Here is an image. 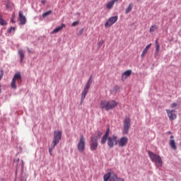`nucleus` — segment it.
<instances>
[{
    "mask_svg": "<svg viewBox=\"0 0 181 181\" xmlns=\"http://www.w3.org/2000/svg\"><path fill=\"white\" fill-rule=\"evenodd\" d=\"M132 74V70H127L124 71L122 75V81L127 80V77H129Z\"/></svg>",
    "mask_w": 181,
    "mask_h": 181,
    "instance_id": "obj_17",
    "label": "nucleus"
},
{
    "mask_svg": "<svg viewBox=\"0 0 181 181\" xmlns=\"http://www.w3.org/2000/svg\"><path fill=\"white\" fill-rule=\"evenodd\" d=\"M117 2H122V0H111L110 1L107 2V4H106L107 9L108 10L112 9V8L114 7V5Z\"/></svg>",
    "mask_w": 181,
    "mask_h": 181,
    "instance_id": "obj_13",
    "label": "nucleus"
},
{
    "mask_svg": "<svg viewBox=\"0 0 181 181\" xmlns=\"http://www.w3.org/2000/svg\"><path fill=\"white\" fill-rule=\"evenodd\" d=\"M16 28L15 27H11L9 29H8L7 33H12V32H15Z\"/></svg>",
    "mask_w": 181,
    "mask_h": 181,
    "instance_id": "obj_27",
    "label": "nucleus"
},
{
    "mask_svg": "<svg viewBox=\"0 0 181 181\" xmlns=\"http://www.w3.org/2000/svg\"><path fill=\"white\" fill-rule=\"evenodd\" d=\"M64 28H66V24H62V25L53 30L52 33H59V32H60L61 30H63Z\"/></svg>",
    "mask_w": 181,
    "mask_h": 181,
    "instance_id": "obj_20",
    "label": "nucleus"
},
{
    "mask_svg": "<svg viewBox=\"0 0 181 181\" xmlns=\"http://www.w3.org/2000/svg\"><path fill=\"white\" fill-rule=\"evenodd\" d=\"M53 148H54L53 146H52V148H49V153L50 156H52V152L53 151Z\"/></svg>",
    "mask_w": 181,
    "mask_h": 181,
    "instance_id": "obj_33",
    "label": "nucleus"
},
{
    "mask_svg": "<svg viewBox=\"0 0 181 181\" xmlns=\"http://www.w3.org/2000/svg\"><path fill=\"white\" fill-rule=\"evenodd\" d=\"M117 139H118V137L115 135H112L107 138V145L110 148H114V145H117V144H118Z\"/></svg>",
    "mask_w": 181,
    "mask_h": 181,
    "instance_id": "obj_8",
    "label": "nucleus"
},
{
    "mask_svg": "<svg viewBox=\"0 0 181 181\" xmlns=\"http://www.w3.org/2000/svg\"><path fill=\"white\" fill-rule=\"evenodd\" d=\"M148 153L150 159L152 160V162H154V163H156L157 168H162L163 162L162 161V158L160 157V156L157 155L152 151H148Z\"/></svg>",
    "mask_w": 181,
    "mask_h": 181,
    "instance_id": "obj_2",
    "label": "nucleus"
},
{
    "mask_svg": "<svg viewBox=\"0 0 181 181\" xmlns=\"http://www.w3.org/2000/svg\"><path fill=\"white\" fill-rule=\"evenodd\" d=\"M127 144H128V137L127 136H123L120 138V139L118 141V146H120L121 148H124V146H126Z\"/></svg>",
    "mask_w": 181,
    "mask_h": 181,
    "instance_id": "obj_11",
    "label": "nucleus"
},
{
    "mask_svg": "<svg viewBox=\"0 0 181 181\" xmlns=\"http://www.w3.org/2000/svg\"><path fill=\"white\" fill-rule=\"evenodd\" d=\"M168 117H169V119L170 121H174V119L176 118V111L175 110H165Z\"/></svg>",
    "mask_w": 181,
    "mask_h": 181,
    "instance_id": "obj_12",
    "label": "nucleus"
},
{
    "mask_svg": "<svg viewBox=\"0 0 181 181\" xmlns=\"http://www.w3.org/2000/svg\"><path fill=\"white\" fill-rule=\"evenodd\" d=\"M52 13V11H48L42 14V18H46V16H48V15H50Z\"/></svg>",
    "mask_w": 181,
    "mask_h": 181,
    "instance_id": "obj_26",
    "label": "nucleus"
},
{
    "mask_svg": "<svg viewBox=\"0 0 181 181\" xmlns=\"http://www.w3.org/2000/svg\"><path fill=\"white\" fill-rule=\"evenodd\" d=\"M62 141V131L54 132V138L52 141L53 148H54Z\"/></svg>",
    "mask_w": 181,
    "mask_h": 181,
    "instance_id": "obj_6",
    "label": "nucleus"
},
{
    "mask_svg": "<svg viewBox=\"0 0 181 181\" xmlns=\"http://www.w3.org/2000/svg\"><path fill=\"white\" fill-rule=\"evenodd\" d=\"M110 136V128H108L105 134V135L102 137L101 144L104 145L107 142V139H108Z\"/></svg>",
    "mask_w": 181,
    "mask_h": 181,
    "instance_id": "obj_15",
    "label": "nucleus"
},
{
    "mask_svg": "<svg viewBox=\"0 0 181 181\" xmlns=\"http://www.w3.org/2000/svg\"><path fill=\"white\" fill-rule=\"evenodd\" d=\"M98 47H101L103 46V45H104V40H102L98 42Z\"/></svg>",
    "mask_w": 181,
    "mask_h": 181,
    "instance_id": "obj_30",
    "label": "nucleus"
},
{
    "mask_svg": "<svg viewBox=\"0 0 181 181\" xmlns=\"http://www.w3.org/2000/svg\"><path fill=\"white\" fill-rule=\"evenodd\" d=\"M158 56H159V51H156L155 53H154L155 59H157Z\"/></svg>",
    "mask_w": 181,
    "mask_h": 181,
    "instance_id": "obj_32",
    "label": "nucleus"
},
{
    "mask_svg": "<svg viewBox=\"0 0 181 181\" xmlns=\"http://www.w3.org/2000/svg\"><path fill=\"white\" fill-rule=\"evenodd\" d=\"M155 45H156V52H159L160 50V45H159V42L158 41V40H156Z\"/></svg>",
    "mask_w": 181,
    "mask_h": 181,
    "instance_id": "obj_24",
    "label": "nucleus"
},
{
    "mask_svg": "<svg viewBox=\"0 0 181 181\" xmlns=\"http://www.w3.org/2000/svg\"><path fill=\"white\" fill-rule=\"evenodd\" d=\"M112 175V173H107L104 175L103 176V180L104 181H110V179L111 178V175Z\"/></svg>",
    "mask_w": 181,
    "mask_h": 181,
    "instance_id": "obj_22",
    "label": "nucleus"
},
{
    "mask_svg": "<svg viewBox=\"0 0 181 181\" xmlns=\"http://www.w3.org/2000/svg\"><path fill=\"white\" fill-rule=\"evenodd\" d=\"M118 102L115 100H102L100 104V107L102 110L105 111H110L114 110L115 107H117Z\"/></svg>",
    "mask_w": 181,
    "mask_h": 181,
    "instance_id": "obj_1",
    "label": "nucleus"
},
{
    "mask_svg": "<svg viewBox=\"0 0 181 181\" xmlns=\"http://www.w3.org/2000/svg\"><path fill=\"white\" fill-rule=\"evenodd\" d=\"M77 149L78 152H84L86 149V139L84 138L83 135L80 136L79 141L78 142Z\"/></svg>",
    "mask_w": 181,
    "mask_h": 181,
    "instance_id": "obj_4",
    "label": "nucleus"
},
{
    "mask_svg": "<svg viewBox=\"0 0 181 181\" xmlns=\"http://www.w3.org/2000/svg\"><path fill=\"white\" fill-rule=\"evenodd\" d=\"M129 129H131V119L129 117H126L124 121L123 134L128 135Z\"/></svg>",
    "mask_w": 181,
    "mask_h": 181,
    "instance_id": "obj_7",
    "label": "nucleus"
},
{
    "mask_svg": "<svg viewBox=\"0 0 181 181\" xmlns=\"http://www.w3.org/2000/svg\"><path fill=\"white\" fill-rule=\"evenodd\" d=\"M80 23V21H75L71 24V26H77Z\"/></svg>",
    "mask_w": 181,
    "mask_h": 181,
    "instance_id": "obj_31",
    "label": "nucleus"
},
{
    "mask_svg": "<svg viewBox=\"0 0 181 181\" xmlns=\"http://www.w3.org/2000/svg\"><path fill=\"white\" fill-rule=\"evenodd\" d=\"M1 78H2V76H0V80H1Z\"/></svg>",
    "mask_w": 181,
    "mask_h": 181,
    "instance_id": "obj_38",
    "label": "nucleus"
},
{
    "mask_svg": "<svg viewBox=\"0 0 181 181\" xmlns=\"http://www.w3.org/2000/svg\"><path fill=\"white\" fill-rule=\"evenodd\" d=\"M175 137L173 136H170V146L173 149V151H176L177 149V146H176V141H175Z\"/></svg>",
    "mask_w": 181,
    "mask_h": 181,
    "instance_id": "obj_14",
    "label": "nucleus"
},
{
    "mask_svg": "<svg viewBox=\"0 0 181 181\" xmlns=\"http://www.w3.org/2000/svg\"><path fill=\"white\" fill-rule=\"evenodd\" d=\"M21 162H22L21 166H23V160H22Z\"/></svg>",
    "mask_w": 181,
    "mask_h": 181,
    "instance_id": "obj_37",
    "label": "nucleus"
},
{
    "mask_svg": "<svg viewBox=\"0 0 181 181\" xmlns=\"http://www.w3.org/2000/svg\"><path fill=\"white\" fill-rule=\"evenodd\" d=\"M93 76H90L89 80L87 82V84L83 90V91L81 93V101L83 103L84 101V99L86 98V95L88 94V90H90V87H91V78Z\"/></svg>",
    "mask_w": 181,
    "mask_h": 181,
    "instance_id": "obj_5",
    "label": "nucleus"
},
{
    "mask_svg": "<svg viewBox=\"0 0 181 181\" xmlns=\"http://www.w3.org/2000/svg\"><path fill=\"white\" fill-rule=\"evenodd\" d=\"M41 3L42 4V5H46V0H42Z\"/></svg>",
    "mask_w": 181,
    "mask_h": 181,
    "instance_id": "obj_36",
    "label": "nucleus"
},
{
    "mask_svg": "<svg viewBox=\"0 0 181 181\" xmlns=\"http://www.w3.org/2000/svg\"><path fill=\"white\" fill-rule=\"evenodd\" d=\"M18 54L20 56V63H23V59H25V52L23 49H18Z\"/></svg>",
    "mask_w": 181,
    "mask_h": 181,
    "instance_id": "obj_21",
    "label": "nucleus"
},
{
    "mask_svg": "<svg viewBox=\"0 0 181 181\" xmlns=\"http://www.w3.org/2000/svg\"><path fill=\"white\" fill-rule=\"evenodd\" d=\"M172 108H175V107H177V103H173L171 105Z\"/></svg>",
    "mask_w": 181,
    "mask_h": 181,
    "instance_id": "obj_34",
    "label": "nucleus"
},
{
    "mask_svg": "<svg viewBox=\"0 0 181 181\" xmlns=\"http://www.w3.org/2000/svg\"><path fill=\"white\" fill-rule=\"evenodd\" d=\"M13 19H15V16H13L11 18V22H12V23H15V21Z\"/></svg>",
    "mask_w": 181,
    "mask_h": 181,
    "instance_id": "obj_35",
    "label": "nucleus"
},
{
    "mask_svg": "<svg viewBox=\"0 0 181 181\" xmlns=\"http://www.w3.org/2000/svg\"><path fill=\"white\" fill-rule=\"evenodd\" d=\"M19 80H22V75H21L20 72L16 73L11 81V88L16 89V82L18 81Z\"/></svg>",
    "mask_w": 181,
    "mask_h": 181,
    "instance_id": "obj_10",
    "label": "nucleus"
},
{
    "mask_svg": "<svg viewBox=\"0 0 181 181\" xmlns=\"http://www.w3.org/2000/svg\"><path fill=\"white\" fill-rule=\"evenodd\" d=\"M19 21L21 25H25L26 23V17L23 16V13L22 11H19Z\"/></svg>",
    "mask_w": 181,
    "mask_h": 181,
    "instance_id": "obj_16",
    "label": "nucleus"
},
{
    "mask_svg": "<svg viewBox=\"0 0 181 181\" xmlns=\"http://www.w3.org/2000/svg\"><path fill=\"white\" fill-rule=\"evenodd\" d=\"M118 21V16H112L108 18V20L105 23V28H111L114 23H115Z\"/></svg>",
    "mask_w": 181,
    "mask_h": 181,
    "instance_id": "obj_9",
    "label": "nucleus"
},
{
    "mask_svg": "<svg viewBox=\"0 0 181 181\" xmlns=\"http://www.w3.org/2000/svg\"><path fill=\"white\" fill-rule=\"evenodd\" d=\"M98 148V139L97 136H93L90 137V149L92 152L95 151L96 149Z\"/></svg>",
    "mask_w": 181,
    "mask_h": 181,
    "instance_id": "obj_3",
    "label": "nucleus"
},
{
    "mask_svg": "<svg viewBox=\"0 0 181 181\" xmlns=\"http://www.w3.org/2000/svg\"><path fill=\"white\" fill-rule=\"evenodd\" d=\"M132 11V4H129L127 8L126 9L125 13H129Z\"/></svg>",
    "mask_w": 181,
    "mask_h": 181,
    "instance_id": "obj_25",
    "label": "nucleus"
},
{
    "mask_svg": "<svg viewBox=\"0 0 181 181\" xmlns=\"http://www.w3.org/2000/svg\"><path fill=\"white\" fill-rule=\"evenodd\" d=\"M110 181H125L124 178H119L117 176V174L112 173Z\"/></svg>",
    "mask_w": 181,
    "mask_h": 181,
    "instance_id": "obj_18",
    "label": "nucleus"
},
{
    "mask_svg": "<svg viewBox=\"0 0 181 181\" xmlns=\"http://www.w3.org/2000/svg\"><path fill=\"white\" fill-rule=\"evenodd\" d=\"M152 46V44L150 43L148 44L145 49L143 50L141 54V59H144V57H145V54H146V53H148V51L149 50V49H151V47Z\"/></svg>",
    "mask_w": 181,
    "mask_h": 181,
    "instance_id": "obj_19",
    "label": "nucleus"
},
{
    "mask_svg": "<svg viewBox=\"0 0 181 181\" xmlns=\"http://www.w3.org/2000/svg\"><path fill=\"white\" fill-rule=\"evenodd\" d=\"M0 25L1 26H5V25H8V23L6 22V21L4 20V18H2L1 14H0Z\"/></svg>",
    "mask_w": 181,
    "mask_h": 181,
    "instance_id": "obj_23",
    "label": "nucleus"
},
{
    "mask_svg": "<svg viewBox=\"0 0 181 181\" xmlns=\"http://www.w3.org/2000/svg\"><path fill=\"white\" fill-rule=\"evenodd\" d=\"M14 166H18L19 165V158H15L13 160Z\"/></svg>",
    "mask_w": 181,
    "mask_h": 181,
    "instance_id": "obj_28",
    "label": "nucleus"
},
{
    "mask_svg": "<svg viewBox=\"0 0 181 181\" xmlns=\"http://www.w3.org/2000/svg\"><path fill=\"white\" fill-rule=\"evenodd\" d=\"M157 29V27L156 25H152L151 28H150V32L152 33V32H155V30H156Z\"/></svg>",
    "mask_w": 181,
    "mask_h": 181,
    "instance_id": "obj_29",
    "label": "nucleus"
}]
</instances>
